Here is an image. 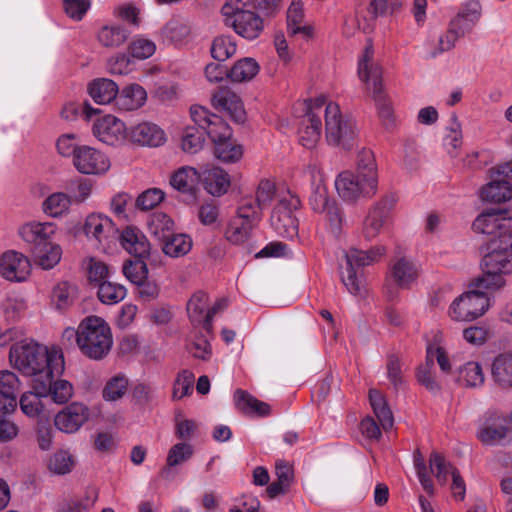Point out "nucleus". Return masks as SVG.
<instances>
[{"label": "nucleus", "mask_w": 512, "mask_h": 512, "mask_svg": "<svg viewBox=\"0 0 512 512\" xmlns=\"http://www.w3.org/2000/svg\"><path fill=\"white\" fill-rule=\"evenodd\" d=\"M192 248V240L185 234H172L162 241V251L170 257H182Z\"/></svg>", "instance_id": "a18cd8bd"}, {"label": "nucleus", "mask_w": 512, "mask_h": 512, "mask_svg": "<svg viewBox=\"0 0 512 512\" xmlns=\"http://www.w3.org/2000/svg\"><path fill=\"white\" fill-rule=\"evenodd\" d=\"M488 252L481 263L482 271L487 273L512 272V231L503 234V238H492L487 246Z\"/></svg>", "instance_id": "423d86ee"}, {"label": "nucleus", "mask_w": 512, "mask_h": 512, "mask_svg": "<svg viewBox=\"0 0 512 512\" xmlns=\"http://www.w3.org/2000/svg\"><path fill=\"white\" fill-rule=\"evenodd\" d=\"M200 180L201 173L196 168L184 166L171 175L170 185L181 193L195 195Z\"/></svg>", "instance_id": "393cba45"}, {"label": "nucleus", "mask_w": 512, "mask_h": 512, "mask_svg": "<svg viewBox=\"0 0 512 512\" xmlns=\"http://www.w3.org/2000/svg\"><path fill=\"white\" fill-rule=\"evenodd\" d=\"M77 288L68 281L57 283L52 290V301L57 309H65L72 305L76 297Z\"/></svg>", "instance_id": "8fccbe9b"}, {"label": "nucleus", "mask_w": 512, "mask_h": 512, "mask_svg": "<svg viewBox=\"0 0 512 512\" xmlns=\"http://www.w3.org/2000/svg\"><path fill=\"white\" fill-rule=\"evenodd\" d=\"M18 387L19 380L13 372H0V396L4 400L3 406L0 408L1 412L9 413L15 410Z\"/></svg>", "instance_id": "c85d7f7f"}, {"label": "nucleus", "mask_w": 512, "mask_h": 512, "mask_svg": "<svg viewBox=\"0 0 512 512\" xmlns=\"http://www.w3.org/2000/svg\"><path fill=\"white\" fill-rule=\"evenodd\" d=\"M83 230L87 237L94 238L99 243L107 240L116 232L113 222L106 216L90 214L85 221Z\"/></svg>", "instance_id": "bb28decb"}, {"label": "nucleus", "mask_w": 512, "mask_h": 512, "mask_svg": "<svg viewBox=\"0 0 512 512\" xmlns=\"http://www.w3.org/2000/svg\"><path fill=\"white\" fill-rule=\"evenodd\" d=\"M218 102L226 110L235 124H241L245 119V110L239 96L226 91L220 94Z\"/></svg>", "instance_id": "09e8293b"}, {"label": "nucleus", "mask_w": 512, "mask_h": 512, "mask_svg": "<svg viewBox=\"0 0 512 512\" xmlns=\"http://www.w3.org/2000/svg\"><path fill=\"white\" fill-rule=\"evenodd\" d=\"M82 114L87 125L94 128H111L112 126L122 125V122L116 116L104 113L102 110L93 107L89 102H85L82 108Z\"/></svg>", "instance_id": "e433bc0d"}, {"label": "nucleus", "mask_w": 512, "mask_h": 512, "mask_svg": "<svg viewBox=\"0 0 512 512\" xmlns=\"http://www.w3.org/2000/svg\"><path fill=\"white\" fill-rule=\"evenodd\" d=\"M128 51L131 57L138 60H145L155 53L156 44L144 36H138L131 41Z\"/></svg>", "instance_id": "052dcab7"}, {"label": "nucleus", "mask_w": 512, "mask_h": 512, "mask_svg": "<svg viewBox=\"0 0 512 512\" xmlns=\"http://www.w3.org/2000/svg\"><path fill=\"white\" fill-rule=\"evenodd\" d=\"M325 107L324 121L326 128H342L352 124L345 120L337 103L329 101L328 96L320 93L296 104V108L305 111L303 125L306 128H321L322 108Z\"/></svg>", "instance_id": "20e7f679"}, {"label": "nucleus", "mask_w": 512, "mask_h": 512, "mask_svg": "<svg viewBox=\"0 0 512 512\" xmlns=\"http://www.w3.org/2000/svg\"><path fill=\"white\" fill-rule=\"evenodd\" d=\"M482 200L502 203L512 198V185L498 176L491 178V181L481 188Z\"/></svg>", "instance_id": "473e14b6"}, {"label": "nucleus", "mask_w": 512, "mask_h": 512, "mask_svg": "<svg viewBox=\"0 0 512 512\" xmlns=\"http://www.w3.org/2000/svg\"><path fill=\"white\" fill-rule=\"evenodd\" d=\"M42 398L45 395H40L38 391L34 390L24 393L19 401L20 408L24 414L29 417H37L43 410Z\"/></svg>", "instance_id": "bf43d9fd"}, {"label": "nucleus", "mask_w": 512, "mask_h": 512, "mask_svg": "<svg viewBox=\"0 0 512 512\" xmlns=\"http://www.w3.org/2000/svg\"><path fill=\"white\" fill-rule=\"evenodd\" d=\"M89 408L80 402H73L59 411L54 418L56 428L67 434L77 432L89 419Z\"/></svg>", "instance_id": "f8f14e48"}, {"label": "nucleus", "mask_w": 512, "mask_h": 512, "mask_svg": "<svg viewBox=\"0 0 512 512\" xmlns=\"http://www.w3.org/2000/svg\"><path fill=\"white\" fill-rule=\"evenodd\" d=\"M209 131L184 130L179 136L181 150L189 155H195L205 146Z\"/></svg>", "instance_id": "79ce46f5"}, {"label": "nucleus", "mask_w": 512, "mask_h": 512, "mask_svg": "<svg viewBox=\"0 0 512 512\" xmlns=\"http://www.w3.org/2000/svg\"><path fill=\"white\" fill-rule=\"evenodd\" d=\"M377 180L350 171L341 172L335 180L339 196L346 202L354 203L360 198H371L377 192Z\"/></svg>", "instance_id": "0eeeda50"}, {"label": "nucleus", "mask_w": 512, "mask_h": 512, "mask_svg": "<svg viewBox=\"0 0 512 512\" xmlns=\"http://www.w3.org/2000/svg\"><path fill=\"white\" fill-rule=\"evenodd\" d=\"M356 173L364 177L377 180V164L374 153L368 148H362L356 155Z\"/></svg>", "instance_id": "de8ad7c7"}, {"label": "nucleus", "mask_w": 512, "mask_h": 512, "mask_svg": "<svg viewBox=\"0 0 512 512\" xmlns=\"http://www.w3.org/2000/svg\"><path fill=\"white\" fill-rule=\"evenodd\" d=\"M482 16V4L479 0H466L452 20V26H457L462 34L469 32L479 22Z\"/></svg>", "instance_id": "4be33fe9"}, {"label": "nucleus", "mask_w": 512, "mask_h": 512, "mask_svg": "<svg viewBox=\"0 0 512 512\" xmlns=\"http://www.w3.org/2000/svg\"><path fill=\"white\" fill-rule=\"evenodd\" d=\"M461 30L457 26H452L450 22L449 28L442 32L437 38L430 39L427 42L428 54L430 57H437L444 52L453 49L461 36Z\"/></svg>", "instance_id": "7c9ffc66"}, {"label": "nucleus", "mask_w": 512, "mask_h": 512, "mask_svg": "<svg viewBox=\"0 0 512 512\" xmlns=\"http://www.w3.org/2000/svg\"><path fill=\"white\" fill-rule=\"evenodd\" d=\"M145 258H135L126 260L123 264V274L133 284H141L146 280L148 267L144 261Z\"/></svg>", "instance_id": "4d7b16f0"}, {"label": "nucleus", "mask_w": 512, "mask_h": 512, "mask_svg": "<svg viewBox=\"0 0 512 512\" xmlns=\"http://www.w3.org/2000/svg\"><path fill=\"white\" fill-rule=\"evenodd\" d=\"M385 253V248L381 246L373 247L367 251H362L357 248H351L345 254L347 267L354 268L364 267L377 261Z\"/></svg>", "instance_id": "a19ab883"}, {"label": "nucleus", "mask_w": 512, "mask_h": 512, "mask_svg": "<svg viewBox=\"0 0 512 512\" xmlns=\"http://www.w3.org/2000/svg\"><path fill=\"white\" fill-rule=\"evenodd\" d=\"M208 137L214 144V154L218 159L234 162L242 156V147L232 138L230 130H210Z\"/></svg>", "instance_id": "dca6fc26"}, {"label": "nucleus", "mask_w": 512, "mask_h": 512, "mask_svg": "<svg viewBox=\"0 0 512 512\" xmlns=\"http://www.w3.org/2000/svg\"><path fill=\"white\" fill-rule=\"evenodd\" d=\"M30 268L28 258L22 253L7 251L0 257V274L9 281H24Z\"/></svg>", "instance_id": "2eb2a0df"}, {"label": "nucleus", "mask_w": 512, "mask_h": 512, "mask_svg": "<svg viewBox=\"0 0 512 512\" xmlns=\"http://www.w3.org/2000/svg\"><path fill=\"white\" fill-rule=\"evenodd\" d=\"M473 230L479 234L503 238V234H511L512 226L508 219L503 217L500 209L483 211L473 222Z\"/></svg>", "instance_id": "9b49d317"}, {"label": "nucleus", "mask_w": 512, "mask_h": 512, "mask_svg": "<svg viewBox=\"0 0 512 512\" xmlns=\"http://www.w3.org/2000/svg\"><path fill=\"white\" fill-rule=\"evenodd\" d=\"M237 408L245 414L254 413L258 416H266L270 413V406L256 399L248 392L238 389L235 392Z\"/></svg>", "instance_id": "58836bf2"}, {"label": "nucleus", "mask_w": 512, "mask_h": 512, "mask_svg": "<svg viewBox=\"0 0 512 512\" xmlns=\"http://www.w3.org/2000/svg\"><path fill=\"white\" fill-rule=\"evenodd\" d=\"M87 93L96 104L107 105L117 101L119 87L109 78H96L88 83Z\"/></svg>", "instance_id": "412c9836"}, {"label": "nucleus", "mask_w": 512, "mask_h": 512, "mask_svg": "<svg viewBox=\"0 0 512 512\" xmlns=\"http://www.w3.org/2000/svg\"><path fill=\"white\" fill-rule=\"evenodd\" d=\"M201 179L207 192L213 196L225 194L230 187V177L220 167H207L201 173Z\"/></svg>", "instance_id": "a878e982"}, {"label": "nucleus", "mask_w": 512, "mask_h": 512, "mask_svg": "<svg viewBox=\"0 0 512 512\" xmlns=\"http://www.w3.org/2000/svg\"><path fill=\"white\" fill-rule=\"evenodd\" d=\"M236 51L237 43L230 35H219L215 37L211 43V56L219 62L228 60Z\"/></svg>", "instance_id": "c03bdc74"}, {"label": "nucleus", "mask_w": 512, "mask_h": 512, "mask_svg": "<svg viewBox=\"0 0 512 512\" xmlns=\"http://www.w3.org/2000/svg\"><path fill=\"white\" fill-rule=\"evenodd\" d=\"M313 209L325 215L332 233L340 234L342 230V212L334 201H330L324 187L318 186L311 197Z\"/></svg>", "instance_id": "4468645a"}, {"label": "nucleus", "mask_w": 512, "mask_h": 512, "mask_svg": "<svg viewBox=\"0 0 512 512\" xmlns=\"http://www.w3.org/2000/svg\"><path fill=\"white\" fill-rule=\"evenodd\" d=\"M62 373L40 374L36 380H32V389L38 391L40 395L51 397L57 404L67 403L73 395V386L66 380L54 381V377Z\"/></svg>", "instance_id": "9d476101"}, {"label": "nucleus", "mask_w": 512, "mask_h": 512, "mask_svg": "<svg viewBox=\"0 0 512 512\" xmlns=\"http://www.w3.org/2000/svg\"><path fill=\"white\" fill-rule=\"evenodd\" d=\"M149 230L162 242L174 233V222L164 213H155L149 221Z\"/></svg>", "instance_id": "603ef678"}, {"label": "nucleus", "mask_w": 512, "mask_h": 512, "mask_svg": "<svg viewBox=\"0 0 512 512\" xmlns=\"http://www.w3.org/2000/svg\"><path fill=\"white\" fill-rule=\"evenodd\" d=\"M275 475L276 480L266 489V493L271 499L289 492L295 478L294 467L286 460L279 459L275 463Z\"/></svg>", "instance_id": "aec40b11"}, {"label": "nucleus", "mask_w": 512, "mask_h": 512, "mask_svg": "<svg viewBox=\"0 0 512 512\" xmlns=\"http://www.w3.org/2000/svg\"><path fill=\"white\" fill-rule=\"evenodd\" d=\"M458 382L467 387H476L484 383L485 377L478 362H468L459 368Z\"/></svg>", "instance_id": "3c124183"}, {"label": "nucleus", "mask_w": 512, "mask_h": 512, "mask_svg": "<svg viewBox=\"0 0 512 512\" xmlns=\"http://www.w3.org/2000/svg\"><path fill=\"white\" fill-rule=\"evenodd\" d=\"M128 379L123 375L112 377L103 389V397L109 401L120 399L127 391Z\"/></svg>", "instance_id": "338daca9"}, {"label": "nucleus", "mask_w": 512, "mask_h": 512, "mask_svg": "<svg viewBox=\"0 0 512 512\" xmlns=\"http://www.w3.org/2000/svg\"><path fill=\"white\" fill-rule=\"evenodd\" d=\"M121 139L138 146L159 147L166 142L163 130H117Z\"/></svg>", "instance_id": "c756f323"}, {"label": "nucleus", "mask_w": 512, "mask_h": 512, "mask_svg": "<svg viewBox=\"0 0 512 512\" xmlns=\"http://www.w3.org/2000/svg\"><path fill=\"white\" fill-rule=\"evenodd\" d=\"M32 253L44 269L53 268L60 261L62 254L60 246L52 244L51 241L41 248L35 249Z\"/></svg>", "instance_id": "864d4df0"}, {"label": "nucleus", "mask_w": 512, "mask_h": 512, "mask_svg": "<svg viewBox=\"0 0 512 512\" xmlns=\"http://www.w3.org/2000/svg\"><path fill=\"white\" fill-rule=\"evenodd\" d=\"M74 465L72 456L64 450L54 453L49 459L48 468L51 472L64 475L69 473Z\"/></svg>", "instance_id": "69168bd1"}, {"label": "nucleus", "mask_w": 512, "mask_h": 512, "mask_svg": "<svg viewBox=\"0 0 512 512\" xmlns=\"http://www.w3.org/2000/svg\"><path fill=\"white\" fill-rule=\"evenodd\" d=\"M489 307L485 292L472 290L462 294L451 305L450 316L455 321H473Z\"/></svg>", "instance_id": "6e6552de"}, {"label": "nucleus", "mask_w": 512, "mask_h": 512, "mask_svg": "<svg viewBox=\"0 0 512 512\" xmlns=\"http://www.w3.org/2000/svg\"><path fill=\"white\" fill-rule=\"evenodd\" d=\"M259 71L260 65L254 58L244 57L233 64L227 77L234 83H247L252 81Z\"/></svg>", "instance_id": "72a5a7b5"}, {"label": "nucleus", "mask_w": 512, "mask_h": 512, "mask_svg": "<svg viewBox=\"0 0 512 512\" xmlns=\"http://www.w3.org/2000/svg\"><path fill=\"white\" fill-rule=\"evenodd\" d=\"M125 250L135 258H146L150 254V243L146 236L135 227H127L121 234Z\"/></svg>", "instance_id": "b1692460"}, {"label": "nucleus", "mask_w": 512, "mask_h": 512, "mask_svg": "<svg viewBox=\"0 0 512 512\" xmlns=\"http://www.w3.org/2000/svg\"><path fill=\"white\" fill-rule=\"evenodd\" d=\"M129 38L127 29L116 23L100 27L96 33L97 43L106 49L114 50L124 45Z\"/></svg>", "instance_id": "5701e85b"}, {"label": "nucleus", "mask_w": 512, "mask_h": 512, "mask_svg": "<svg viewBox=\"0 0 512 512\" xmlns=\"http://www.w3.org/2000/svg\"><path fill=\"white\" fill-rule=\"evenodd\" d=\"M189 24L182 19H171L161 30L162 36L173 43H179L190 35Z\"/></svg>", "instance_id": "6e6d98bb"}, {"label": "nucleus", "mask_w": 512, "mask_h": 512, "mask_svg": "<svg viewBox=\"0 0 512 512\" xmlns=\"http://www.w3.org/2000/svg\"><path fill=\"white\" fill-rule=\"evenodd\" d=\"M221 12L225 25L246 40L257 39L264 30V20L253 10L251 0H227Z\"/></svg>", "instance_id": "7ed1b4c3"}, {"label": "nucleus", "mask_w": 512, "mask_h": 512, "mask_svg": "<svg viewBox=\"0 0 512 512\" xmlns=\"http://www.w3.org/2000/svg\"><path fill=\"white\" fill-rule=\"evenodd\" d=\"M369 401L382 429L390 430L394 425V417L384 395L377 389H370Z\"/></svg>", "instance_id": "c9c22d12"}, {"label": "nucleus", "mask_w": 512, "mask_h": 512, "mask_svg": "<svg viewBox=\"0 0 512 512\" xmlns=\"http://www.w3.org/2000/svg\"><path fill=\"white\" fill-rule=\"evenodd\" d=\"M429 468L431 473L435 476L440 485H445L448 481V476H453L454 471H458L450 462L446 461L445 457L436 451H433L429 457Z\"/></svg>", "instance_id": "49530a36"}, {"label": "nucleus", "mask_w": 512, "mask_h": 512, "mask_svg": "<svg viewBox=\"0 0 512 512\" xmlns=\"http://www.w3.org/2000/svg\"><path fill=\"white\" fill-rule=\"evenodd\" d=\"M328 145L344 151H350L356 144L357 135L354 130H326Z\"/></svg>", "instance_id": "5fc2aeb1"}, {"label": "nucleus", "mask_w": 512, "mask_h": 512, "mask_svg": "<svg viewBox=\"0 0 512 512\" xmlns=\"http://www.w3.org/2000/svg\"><path fill=\"white\" fill-rule=\"evenodd\" d=\"M493 381L502 388H512V353L497 355L491 364Z\"/></svg>", "instance_id": "2f4dec72"}, {"label": "nucleus", "mask_w": 512, "mask_h": 512, "mask_svg": "<svg viewBox=\"0 0 512 512\" xmlns=\"http://www.w3.org/2000/svg\"><path fill=\"white\" fill-rule=\"evenodd\" d=\"M209 310V297L206 293L198 291L190 298L187 304V312L194 324L205 326L206 313Z\"/></svg>", "instance_id": "37998d69"}, {"label": "nucleus", "mask_w": 512, "mask_h": 512, "mask_svg": "<svg viewBox=\"0 0 512 512\" xmlns=\"http://www.w3.org/2000/svg\"><path fill=\"white\" fill-rule=\"evenodd\" d=\"M287 26L291 35L300 34L304 38L312 36V27L304 23L303 3L300 0H294L290 4L287 11Z\"/></svg>", "instance_id": "f704fd0d"}, {"label": "nucleus", "mask_w": 512, "mask_h": 512, "mask_svg": "<svg viewBox=\"0 0 512 512\" xmlns=\"http://www.w3.org/2000/svg\"><path fill=\"white\" fill-rule=\"evenodd\" d=\"M76 338L80 351L90 359L101 360L112 347V334L108 324L100 317L89 316L82 320L77 330L67 328L63 338Z\"/></svg>", "instance_id": "f03ea898"}, {"label": "nucleus", "mask_w": 512, "mask_h": 512, "mask_svg": "<svg viewBox=\"0 0 512 512\" xmlns=\"http://www.w3.org/2000/svg\"><path fill=\"white\" fill-rule=\"evenodd\" d=\"M357 76L365 90L374 98L379 99L383 93L382 66L374 59V46L368 40L358 57Z\"/></svg>", "instance_id": "39448f33"}, {"label": "nucleus", "mask_w": 512, "mask_h": 512, "mask_svg": "<svg viewBox=\"0 0 512 512\" xmlns=\"http://www.w3.org/2000/svg\"><path fill=\"white\" fill-rule=\"evenodd\" d=\"M190 117L198 128H208L218 126L221 122L220 117L209 112L203 106L193 105L190 108Z\"/></svg>", "instance_id": "0e129e2a"}, {"label": "nucleus", "mask_w": 512, "mask_h": 512, "mask_svg": "<svg viewBox=\"0 0 512 512\" xmlns=\"http://www.w3.org/2000/svg\"><path fill=\"white\" fill-rule=\"evenodd\" d=\"M10 362L23 374L36 380L47 371L63 373L64 357L60 349L48 350L33 341L23 340L13 344L9 352Z\"/></svg>", "instance_id": "f257e3e1"}, {"label": "nucleus", "mask_w": 512, "mask_h": 512, "mask_svg": "<svg viewBox=\"0 0 512 512\" xmlns=\"http://www.w3.org/2000/svg\"><path fill=\"white\" fill-rule=\"evenodd\" d=\"M73 161L77 170L83 174H101L110 168L109 159L89 146L79 147Z\"/></svg>", "instance_id": "ddd939ff"}, {"label": "nucleus", "mask_w": 512, "mask_h": 512, "mask_svg": "<svg viewBox=\"0 0 512 512\" xmlns=\"http://www.w3.org/2000/svg\"><path fill=\"white\" fill-rule=\"evenodd\" d=\"M126 289L122 285L104 281L99 285L98 298L102 303L115 304L124 299Z\"/></svg>", "instance_id": "680f3d73"}, {"label": "nucleus", "mask_w": 512, "mask_h": 512, "mask_svg": "<svg viewBox=\"0 0 512 512\" xmlns=\"http://www.w3.org/2000/svg\"><path fill=\"white\" fill-rule=\"evenodd\" d=\"M293 208H296V206L292 205L286 198L280 199L274 207L271 216V224L279 233H285L291 236L296 232L298 221L293 216Z\"/></svg>", "instance_id": "a211bd4d"}, {"label": "nucleus", "mask_w": 512, "mask_h": 512, "mask_svg": "<svg viewBox=\"0 0 512 512\" xmlns=\"http://www.w3.org/2000/svg\"><path fill=\"white\" fill-rule=\"evenodd\" d=\"M341 280L352 295L361 298L366 296L367 289L363 275H358L354 268L347 267L346 275H342Z\"/></svg>", "instance_id": "e2e57ef3"}, {"label": "nucleus", "mask_w": 512, "mask_h": 512, "mask_svg": "<svg viewBox=\"0 0 512 512\" xmlns=\"http://www.w3.org/2000/svg\"><path fill=\"white\" fill-rule=\"evenodd\" d=\"M193 454V448L188 443H178L175 444L168 453L167 456V467L163 469L162 475L164 477L168 476L170 472V467H174L182 464L183 462L190 459Z\"/></svg>", "instance_id": "13d9d810"}, {"label": "nucleus", "mask_w": 512, "mask_h": 512, "mask_svg": "<svg viewBox=\"0 0 512 512\" xmlns=\"http://www.w3.org/2000/svg\"><path fill=\"white\" fill-rule=\"evenodd\" d=\"M391 276L399 287L407 288L418 277V271L411 261L402 257L393 264Z\"/></svg>", "instance_id": "ea45409f"}, {"label": "nucleus", "mask_w": 512, "mask_h": 512, "mask_svg": "<svg viewBox=\"0 0 512 512\" xmlns=\"http://www.w3.org/2000/svg\"><path fill=\"white\" fill-rule=\"evenodd\" d=\"M44 211L53 216H59L70 206V199L64 193H54L44 201Z\"/></svg>", "instance_id": "774afa93"}, {"label": "nucleus", "mask_w": 512, "mask_h": 512, "mask_svg": "<svg viewBox=\"0 0 512 512\" xmlns=\"http://www.w3.org/2000/svg\"><path fill=\"white\" fill-rule=\"evenodd\" d=\"M54 233L55 228L52 223L30 222L24 224L19 230L22 239L31 246V252L50 242Z\"/></svg>", "instance_id": "6ab92c4d"}, {"label": "nucleus", "mask_w": 512, "mask_h": 512, "mask_svg": "<svg viewBox=\"0 0 512 512\" xmlns=\"http://www.w3.org/2000/svg\"><path fill=\"white\" fill-rule=\"evenodd\" d=\"M511 430L502 423L499 415H490L477 432L478 440L487 446L502 444L509 437Z\"/></svg>", "instance_id": "f3484780"}, {"label": "nucleus", "mask_w": 512, "mask_h": 512, "mask_svg": "<svg viewBox=\"0 0 512 512\" xmlns=\"http://www.w3.org/2000/svg\"><path fill=\"white\" fill-rule=\"evenodd\" d=\"M255 223L242 218H232L227 225L224 236L232 244H243L250 239Z\"/></svg>", "instance_id": "4c0bfd02"}, {"label": "nucleus", "mask_w": 512, "mask_h": 512, "mask_svg": "<svg viewBox=\"0 0 512 512\" xmlns=\"http://www.w3.org/2000/svg\"><path fill=\"white\" fill-rule=\"evenodd\" d=\"M146 100V90L141 85L132 83L119 91L116 105L120 110L133 111L141 108Z\"/></svg>", "instance_id": "cd10ccee"}, {"label": "nucleus", "mask_w": 512, "mask_h": 512, "mask_svg": "<svg viewBox=\"0 0 512 512\" xmlns=\"http://www.w3.org/2000/svg\"><path fill=\"white\" fill-rule=\"evenodd\" d=\"M394 206V199L390 196L382 197L368 211L362 223V235L367 240H372L379 235L390 219V213Z\"/></svg>", "instance_id": "1a4fd4ad"}]
</instances>
